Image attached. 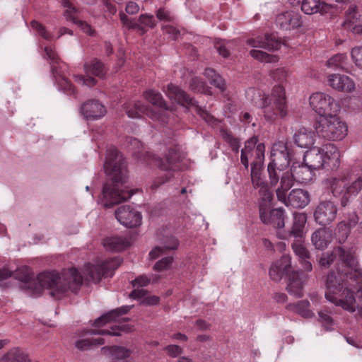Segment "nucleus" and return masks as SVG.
Masks as SVG:
<instances>
[{"label": "nucleus", "instance_id": "41", "mask_svg": "<svg viewBox=\"0 0 362 362\" xmlns=\"http://www.w3.org/2000/svg\"><path fill=\"white\" fill-rule=\"evenodd\" d=\"M178 246V241L175 237H170L163 246H157L150 252L151 259H156L167 253V251L176 250Z\"/></svg>", "mask_w": 362, "mask_h": 362}, {"label": "nucleus", "instance_id": "16", "mask_svg": "<svg viewBox=\"0 0 362 362\" xmlns=\"http://www.w3.org/2000/svg\"><path fill=\"white\" fill-rule=\"evenodd\" d=\"M45 55L50 60L51 71L54 77L57 81L59 87L66 91L68 94H74L75 93L74 87L71 82L65 77L61 76L57 71L55 64L59 63V58L52 47L47 46L45 48Z\"/></svg>", "mask_w": 362, "mask_h": 362}, {"label": "nucleus", "instance_id": "58", "mask_svg": "<svg viewBox=\"0 0 362 362\" xmlns=\"http://www.w3.org/2000/svg\"><path fill=\"white\" fill-rule=\"evenodd\" d=\"M30 25H31L32 28H33L35 30H36V32L44 39H45V40H51L52 39V35L49 33H48L45 30V28L42 24L38 23L37 21H33L30 23Z\"/></svg>", "mask_w": 362, "mask_h": 362}, {"label": "nucleus", "instance_id": "2", "mask_svg": "<svg viewBox=\"0 0 362 362\" xmlns=\"http://www.w3.org/2000/svg\"><path fill=\"white\" fill-rule=\"evenodd\" d=\"M39 293L42 288L50 289V295L56 298H61L68 290L76 291L83 283V276L76 268H70L63 272L60 276L55 272H46L40 274L35 279Z\"/></svg>", "mask_w": 362, "mask_h": 362}, {"label": "nucleus", "instance_id": "50", "mask_svg": "<svg viewBox=\"0 0 362 362\" xmlns=\"http://www.w3.org/2000/svg\"><path fill=\"white\" fill-rule=\"evenodd\" d=\"M285 211L282 208H277L273 209L272 221L270 224H272L277 228H283L285 226Z\"/></svg>", "mask_w": 362, "mask_h": 362}, {"label": "nucleus", "instance_id": "26", "mask_svg": "<svg viewBox=\"0 0 362 362\" xmlns=\"http://www.w3.org/2000/svg\"><path fill=\"white\" fill-rule=\"evenodd\" d=\"M287 206L293 208H303L307 206L310 202L309 194L307 191L301 189H294L287 196L286 192L285 200H280Z\"/></svg>", "mask_w": 362, "mask_h": 362}, {"label": "nucleus", "instance_id": "3", "mask_svg": "<svg viewBox=\"0 0 362 362\" xmlns=\"http://www.w3.org/2000/svg\"><path fill=\"white\" fill-rule=\"evenodd\" d=\"M252 95L254 104L262 109L264 118L269 122H275L279 119H284L288 115V105L285 88L281 84L275 86L271 95L250 88L247 95Z\"/></svg>", "mask_w": 362, "mask_h": 362}, {"label": "nucleus", "instance_id": "40", "mask_svg": "<svg viewBox=\"0 0 362 362\" xmlns=\"http://www.w3.org/2000/svg\"><path fill=\"white\" fill-rule=\"evenodd\" d=\"M334 254H336L337 258L346 267H354L356 265V260L354 252L350 248H344L342 247H334Z\"/></svg>", "mask_w": 362, "mask_h": 362}, {"label": "nucleus", "instance_id": "62", "mask_svg": "<svg viewBox=\"0 0 362 362\" xmlns=\"http://www.w3.org/2000/svg\"><path fill=\"white\" fill-rule=\"evenodd\" d=\"M164 349L171 357H176L182 353V349L177 345H168Z\"/></svg>", "mask_w": 362, "mask_h": 362}, {"label": "nucleus", "instance_id": "36", "mask_svg": "<svg viewBox=\"0 0 362 362\" xmlns=\"http://www.w3.org/2000/svg\"><path fill=\"white\" fill-rule=\"evenodd\" d=\"M330 6L320 0H302L301 10L308 15L317 12L325 13L329 9Z\"/></svg>", "mask_w": 362, "mask_h": 362}, {"label": "nucleus", "instance_id": "31", "mask_svg": "<svg viewBox=\"0 0 362 362\" xmlns=\"http://www.w3.org/2000/svg\"><path fill=\"white\" fill-rule=\"evenodd\" d=\"M13 276L15 279L23 283V288L33 291H37V286H34V284H36L35 279L28 267H21L18 268L13 273Z\"/></svg>", "mask_w": 362, "mask_h": 362}, {"label": "nucleus", "instance_id": "14", "mask_svg": "<svg viewBox=\"0 0 362 362\" xmlns=\"http://www.w3.org/2000/svg\"><path fill=\"white\" fill-rule=\"evenodd\" d=\"M257 137L250 138L245 142V148L241 151L240 160L245 169H247L249 166V155H254V160L251 164L262 165L264 158L265 146L262 143L257 144Z\"/></svg>", "mask_w": 362, "mask_h": 362}, {"label": "nucleus", "instance_id": "39", "mask_svg": "<svg viewBox=\"0 0 362 362\" xmlns=\"http://www.w3.org/2000/svg\"><path fill=\"white\" fill-rule=\"evenodd\" d=\"M103 354L110 356L112 359L122 360L130 356L132 351L124 346H112L102 348Z\"/></svg>", "mask_w": 362, "mask_h": 362}, {"label": "nucleus", "instance_id": "15", "mask_svg": "<svg viewBox=\"0 0 362 362\" xmlns=\"http://www.w3.org/2000/svg\"><path fill=\"white\" fill-rule=\"evenodd\" d=\"M291 159V154L286 144L283 141H279L273 145L271 151V161L268 165L288 170Z\"/></svg>", "mask_w": 362, "mask_h": 362}, {"label": "nucleus", "instance_id": "54", "mask_svg": "<svg viewBox=\"0 0 362 362\" xmlns=\"http://www.w3.org/2000/svg\"><path fill=\"white\" fill-rule=\"evenodd\" d=\"M337 259L336 254H334V249L331 252H325L322 255L320 258L319 264L321 267L328 268Z\"/></svg>", "mask_w": 362, "mask_h": 362}, {"label": "nucleus", "instance_id": "38", "mask_svg": "<svg viewBox=\"0 0 362 362\" xmlns=\"http://www.w3.org/2000/svg\"><path fill=\"white\" fill-rule=\"evenodd\" d=\"M103 245L108 251L119 252L129 246V242L120 237H110L105 238Z\"/></svg>", "mask_w": 362, "mask_h": 362}, {"label": "nucleus", "instance_id": "59", "mask_svg": "<svg viewBox=\"0 0 362 362\" xmlns=\"http://www.w3.org/2000/svg\"><path fill=\"white\" fill-rule=\"evenodd\" d=\"M351 58L356 66L362 69V47H356L352 49Z\"/></svg>", "mask_w": 362, "mask_h": 362}, {"label": "nucleus", "instance_id": "45", "mask_svg": "<svg viewBox=\"0 0 362 362\" xmlns=\"http://www.w3.org/2000/svg\"><path fill=\"white\" fill-rule=\"evenodd\" d=\"M104 343L105 341L102 338L81 339L75 342V346L81 351H88Z\"/></svg>", "mask_w": 362, "mask_h": 362}, {"label": "nucleus", "instance_id": "24", "mask_svg": "<svg viewBox=\"0 0 362 362\" xmlns=\"http://www.w3.org/2000/svg\"><path fill=\"white\" fill-rule=\"evenodd\" d=\"M276 24L283 30L297 28L302 25L301 16L294 11H286L279 14L276 18Z\"/></svg>", "mask_w": 362, "mask_h": 362}, {"label": "nucleus", "instance_id": "18", "mask_svg": "<svg viewBox=\"0 0 362 362\" xmlns=\"http://www.w3.org/2000/svg\"><path fill=\"white\" fill-rule=\"evenodd\" d=\"M117 221L127 228L137 227L141 224L142 216L140 212L129 205H124L115 211Z\"/></svg>", "mask_w": 362, "mask_h": 362}, {"label": "nucleus", "instance_id": "64", "mask_svg": "<svg viewBox=\"0 0 362 362\" xmlns=\"http://www.w3.org/2000/svg\"><path fill=\"white\" fill-rule=\"evenodd\" d=\"M320 320L322 323V325L326 327L327 329H329L330 327L332 325L333 320L332 318L327 313L323 312L319 313Z\"/></svg>", "mask_w": 362, "mask_h": 362}, {"label": "nucleus", "instance_id": "29", "mask_svg": "<svg viewBox=\"0 0 362 362\" xmlns=\"http://www.w3.org/2000/svg\"><path fill=\"white\" fill-rule=\"evenodd\" d=\"M305 281L306 276L303 272H293L289 277L287 291L296 298H301L303 296V285Z\"/></svg>", "mask_w": 362, "mask_h": 362}, {"label": "nucleus", "instance_id": "49", "mask_svg": "<svg viewBox=\"0 0 362 362\" xmlns=\"http://www.w3.org/2000/svg\"><path fill=\"white\" fill-rule=\"evenodd\" d=\"M117 330L129 332V327L128 325H122L121 327H113L111 330L109 329H91L88 332L90 334H99V335H110V336H119L120 333Z\"/></svg>", "mask_w": 362, "mask_h": 362}, {"label": "nucleus", "instance_id": "11", "mask_svg": "<svg viewBox=\"0 0 362 362\" xmlns=\"http://www.w3.org/2000/svg\"><path fill=\"white\" fill-rule=\"evenodd\" d=\"M165 95L170 98L181 105L186 107H193L195 108L197 112L207 122L211 123L214 117L211 116L206 111L202 109L197 102L189 97L184 90H181L179 87L170 83L167 86L166 89L164 90Z\"/></svg>", "mask_w": 362, "mask_h": 362}, {"label": "nucleus", "instance_id": "35", "mask_svg": "<svg viewBox=\"0 0 362 362\" xmlns=\"http://www.w3.org/2000/svg\"><path fill=\"white\" fill-rule=\"evenodd\" d=\"M290 172L293 174V184L294 181L306 183L310 181L313 177V170L310 169L305 164L293 166Z\"/></svg>", "mask_w": 362, "mask_h": 362}, {"label": "nucleus", "instance_id": "47", "mask_svg": "<svg viewBox=\"0 0 362 362\" xmlns=\"http://www.w3.org/2000/svg\"><path fill=\"white\" fill-rule=\"evenodd\" d=\"M310 303L308 300H301L296 304H288L286 309L293 310L303 317H308L310 315L309 310Z\"/></svg>", "mask_w": 362, "mask_h": 362}, {"label": "nucleus", "instance_id": "6", "mask_svg": "<svg viewBox=\"0 0 362 362\" xmlns=\"http://www.w3.org/2000/svg\"><path fill=\"white\" fill-rule=\"evenodd\" d=\"M334 197L341 199V205L345 207L351 197H356L362 190V177L346 173L327 180Z\"/></svg>", "mask_w": 362, "mask_h": 362}, {"label": "nucleus", "instance_id": "34", "mask_svg": "<svg viewBox=\"0 0 362 362\" xmlns=\"http://www.w3.org/2000/svg\"><path fill=\"white\" fill-rule=\"evenodd\" d=\"M331 234L326 228H322L315 230L311 236V241L317 250H324L331 243Z\"/></svg>", "mask_w": 362, "mask_h": 362}, {"label": "nucleus", "instance_id": "42", "mask_svg": "<svg viewBox=\"0 0 362 362\" xmlns=\"http://www.w3.org/2000/svg\"><path fill=\"white\" fill-rule=\"evenodd\" d=\"M0 362H30L28 356L21 349L15 347L5 354Z\"/></svg>", "mask_w": 362, "mask_h": 362}, {"label": "nucleus", "instance_id": "48", "mask_svg": "<svg viewBox=\"0 0 362 362\" xmlns=\"http://www.w3.org/2000/svg\"><path fill=\"white\" fill-rule=\"evenodd\" d=\"M347 57L344 54H337L327 61V66L333 69H344Z\"/></svg>", "mask_w": 362, "mask_h": 362}, {"label": "nucleus", "instance_id": "57", "mask_svg": "<svg viewBox=\"0 0 362 362\" xmlns=\"http://www.w3.org/2000/svg\"><path fill=\"white\" fill-rule=\"evenodd\" d=\"M270 207L259 205V218L264 224H270L272 221L273 209L270 210Z\"/></svg>", "mask_w": 362, "mask_h": 362}, {"label": "nucleus", "instance_id": "32", "mask_svg": "<svg viewBox=\"0 0 362 362\" xmlns=\"http://www.w3.org/2000/svg\"><path fill=\"white\" fill-rule=\"evenodd\" d=\"M315 134L310 129L301 127L296 132L293 138L294 143L300 148H310L315 141Z\"/></svg>", "mask_w": 362, "mask_h": 362}, {"label": "nucleus", "instance_id": "22", "mask_svg": "<svg viewBox=\"0 0 362 362\" xmlns=\"http://www.w3.org/2000/svg\"><path fill=\"white\" fill-rule=\"evenodd\" d=\"M119 17L124 26L129 29H136L141 31V33H144L146 30L141 24L150 28H153L156 25L153 19V16L152 15L142 14L139 16L138 22L128 18V16L122 12L119 13Z\"/></svg>", "mask_w": 362, "mask_h": 362}, {"label": "nucleus", "instance_id": "63", "mask_svg": "<svg viewBox=\"0 0 362 362\" xmlns=\"http://www.w3.org/2000/svg\"><path fill=\"white\" fill-rule=\"evenodd\" d=\"M162 29L163 33L169 35L173 40H176L180 35V31L172 25H163Z\"/></svg>", "mask_w": 362, "mask_h": 362}, {"label": "nucleus", "instance_id": "17", "mask_svg": "<svg viewBox=\"0 0 362 362\" xmlns=\"http://www.w3.org/2000/svg\"><path fill=\"white\" fill-rule=\"evenodd\" d=\"M337 214V205L330 201H325L319 203L314 212L315 221L322 226H326L332 223Z\"/></svg>", "mask_w": 362, "mask_h": 362}, {"label": "nucleus", "instance_id": "7", "mask_svg": "<svg viewBox=\"0 0 362 362\" xmlns=\"http://www.w3.org/2000/svg\"><path fill=\"white\" fill-rule=\"evenodd\" d=\"M122 262L119 257H115L104 261H98L95 264L88 263L85 265L83 273L86 281L98 283L104 276H111Z\"/></svg>", "mask_w": 362, "mask_h": 362}, {"label": "nucleus", "instance_id": "19", "mask_svg": "<svg viewBox=\"0 0 362 362\" xmlns=\"http://www.w3.org/2000/svg\"><path fill=\"white\" fill-rule=\"evenodd\" d=\"M127 115L130 118H141L142 115H146L153 120H160L164 122L162 114L153 112L148 106L143 104L141 101L129 103L124 106Z\"/></svg>", "mask_w": 362, "mask_h": 362}, {"label": "nucleus", "instance_id": "27", "mask_svg": "<svg viewBox=\"0 0 362 362\" xmlns=\"http://www.w3.org/2000/svg\"><path fill=\"white\" fill-rule=\"evenodd\" d=\"M328 84L334 89L339 91L351 92L355 89L354 81L347 76L339 74L328 76Z\"/></svg>", "mask_w": 362, "mask_h": 362}, {"label": "nucleus", "instance_id": "25", "mask_svg": "<svg viewBox=\"0 0 362 362\" xmlns=\"http://www.w3.org/2000/svg\"><path fill=\"white\" fill-rule=\"evenodd\" d=\"M81 112L86 119H98L106 113L105 107L95 100H88L81 107Z\"/></svg>", "mask_w": 362, "mask_h": 362}, {"label": "nucleus", "instance_id": "23", "mask_svg": "<svg viewBox=\"0 0 362 362\" xmlns=\"http://www.w3.org/2000/svg\"><path fill=\"white\" fill-rule=\"evenodd\" d=\"M307 221V216L305 213H296L293 214V222L291 228L281 237L283 239H294L305 238V232L304 231L305 226Z\"/></svg>", "mask_w": 362, "mask_h": 362}, {"label": "nucleus", "instance_id": "13", "mask_svg": "<svg viewBox=\"0 0 362 362\" xmlns=\"http://www.w3.org/2000/svg\"><path fill=\"white\" fill-rule=\"evenodd\" d=\"M83 69L86 76L76 75L74 76V79L76 83L89 87L96 84L97 80L95 77L103 78L106 74V69L104 64L97 59H93L85 63Z\"/></svg>", "mask_w": 362, "mask_h": 362}, {"label": "nucleus", "instance_id": "5", "mask_svg": "<svg viewBox=\"0 0 362 362\" xmlns=\"http://www.w3.org/2000/svg\"><path fill=\"white\" fill-rule=\"evenodd\" d=\"M303 163L313 170L325 167L337 170L340 165V153L331 143L325 144L320 147L313 146L305 152Z\"/></svg>", "mask_w": 362, "mask_h": 362}, {"label": "nucleus", "instance_id": "37", "mask_svg": "<svg viewBox=\"0 0 362 362\" xmlns=\"http://www.w3.org/2000/svg\"><path fill=\"white\" fill-rule=\"evenodd\" d=\"M131 306H122L121 308L112 310L109 313L100 316L97 318L94 322L95 326H100L103 325L109 322L117 320V317L121 316L122 315L127 313L130 309Z\"/></svg>", "mask_w": 362, "mask_h": 362}, {"label": "nucleus", "instance_id": "43", "mask_svg": "<svg viewBox=\"0 0 362 362\" xmlns=\"http://www.w3.org/2000/svg\"><path fill=\"white\" fill-rule=\"evenodd\" d=\"M205 76L209 79L211 84L218 88L221 92L226 89V83L224 79L212 69H206L204 71Z\"/></svg>", "mask_w": 362, "mask_h": 362}, {"label": "nucleus", "instance_id": "20", "mask_svg": "<svg viewBox=\"0 0 362 362\" xmlns=\"http://www.w3.org/2000/svg\"><path fill=\"white\" fill-rule=\"evenodd\" d=\"M246 42L251 47L267 50H277L281 45V42L274 35L269 34H265L264 36H252L247 39Z\"/></svg>", "mask_w": 362, "mask_h": 362}, {"label": "nucleus", "instance_id": "1", "mask_svg": "<svg viewBox=\"0 0 362 362\" xmlns=\"http://www.w3.org/2000/svg\"><path fill=\"white\" fill-rule=\"evenodd\" d=\"M104 169L105 173L111 176V181L106 182L103 187L101 203L104 207L110 208L129 199L133 192L125 185L126 162L115 147H110L107 151Z\"/></svg>", "mask_w": 362, "mask_h": 362}, {"label": "nucleus", "instance_id": "8", "mask_svg": "<svg viewBox=\"0 0 362 362\" xmlns=\"http://www.w3.org/2000/svg\"><path fill=\"white\" fill-rule=\"evenodd\" d=\"M316 129L327 139L341 140L346 136L348 127L337 114H334L327 117L320 118Z\"/></svg>", "mask_w": 362, "mask_h": 362}, {"label": "nucleus", "instance_id": "56", "mask_svg": "<svg viewBox=\"0 0 362 362\" xmlns=\"http://www.w3.org/2000/svg\"><path fill=\"white\" fill-rule=\"evenodd\" d=\"M189 88L194 92L207 93L208 88L199 78H192L189 82Z\"/></svg>", "mask_w": 362, "mask_h": 362}, {"label": "nucleus", "instance_id": "60", "mask_svg": "<svg viewBox=\"0 0 362 362\" xmlns=\"http://www.w3.org/2000/svg\"><path fill=\"white\" fill-rule=\"evenodd\" d=\"M272 78L280 83L284 82L288 76V72L284 68H279L271 72Z\"/></svg>", "mask_w": 362, "mask_h": 362}, {"label": "nucleus", "instance_id": "44", "mask_svg": "<svg viewBox=\"0 0 362 362\" xmlns=\"http://www.w3.org/2000/svg\"><path fill=\"white\" fill-rule=\"evenodd\" d=\"M144 96L145 99L152 105L163 108L164 110L168 109L163 98V96L159 92L153 90H148L144 92Z\"/></svg>", "mask_w": 362, "mask_h": 362}, {"label": "nucleus", "instance_id": "4", "mask_svg": "<svg viewBox=\"0 0 362 362\" xmlns=\"http://www.w3.org/2000/svg\"><path fill=\"white\" fill-rule=\"evenodd\" d=\"M325 286V298L328 301L351 313L356 310L354 293L344 288L343 279L339 272H329L326 277Z\"/></svg>", "mask_w": 362, "mask_h": 362}, {"label": "nucleus", "instance_id": "10", "mask_svg": "<svg viewBox=\"0 0 362 362\" xmlns=\"http://www.w3.org/2000/svg\"><path fill=\"white\" fill-rule=\"evenodd\" d=\"M269 182L272 186H279L276 189V196L279 200H285L286 192L293 187V174L290 170L274 168L268 165Z\"/></svg>", "mask_w": 362, "mask_h": 362}, {"label": "nucleus", "instance_id": "53", "mask_svg": "<svg viewBox=\"0 0 362 362\" xmlns=\"http://www.w3.org/2000/svg\"><path fill=\"white\" fill-rule=\"evenodd\" d=\"M173 262L172 256H167L158 260L153 266V269L157 272L168 270L171 267Z\"/></svg>", "mask_w": 362, "mask_h": 362}, {"label": "nucleus", "instance_id": "51", "mask_svg": "<svg viewBox=\"0 0 362 362\" xmlns=\"http://www.w3.org/2000/svg\"><path fill=\"white\" fill-rule=\"evenodd\" d=\"M262 165L251 164V180L255 188H259L263 185H266L261 179Z\"/></svg>", "mask_w": 362, "mask_h": 362}, {"label": "nucleus", "instance_id": "61", "mask_svg": "<svg viewBox=\"0 0 362 362\" xmlns=\"http://www.w3.org/2000/svg\"><path fill=\"white\" fill-rule=\"evenodd\" d=\"M156 17L158 20L166 22H173L175 19L172 13L163 8H160L156 11Z\"/></svg>", "mask_w": 362, "mask_h": 362}, {"label": "nucleus", "instance_id": "21", "mask_svg": "<svg viewBox=\"0 0 362 362\" xmlns=\"http://www.w3.org/2000/svg\"><path fill=\"white\" fill-rule=\"evenodd\" d=\"M62 6L66 8L64 12V15L66 20L71 21L74 23L76 24L86 34L89 35H94V30L88 23L78 20L79 11L69 1L63 0Z\"/></svg>", "mask_w": 362, "mask_h": 362}, {"label": "nucleus", "instance_id": "55", "mask_svg": "<svg viewBox=\"0 0 362 362\" xmlns=\"http://www.w3.org/2000/svg\"><path fill=\"white\" fill-rule=\"evenodd\" d=\"M250 54L254 59L263 62H272L274 61L275 58L274 56L270 55L262 50L252 49L250 52Z\"/></svg>", "mask_w": 362, "mask_h": 362}, {"label": "nucleus", "instance_id": "33", "mask_svg": "<svg viewBox=\"0 0 362 362\" xmlns=\"http://www.w3.org/2000/svg\"><path fill=\"white\" fill-rule=\"evenodd\" d=\"M358 217L355 212L349 214L346 220L340 221L337 225V233L339 235V242H344L350 234V230L356 226Z\"/></svg>", "mask_w": 362, "mask_h": 362}, {"label": "nucleus", "instance_id": "12", "mask_svg": "<svg viewBox=\"0 0 362 362\" xmlns=\"http://www.w3.org/2000/svg\"><path fill=\"white\" fill-rule=\"evenodd\" d=\"M151 158V162L164 171L177 172L182 170V160L184 155L177 146L168 148L164 158H159L153 155L147 153Z\"/></svg>", "mask_w": 362, "mask_h": 362}, {"label": "nucleus", "instance_id": "46", "mask_svg": "<svg viewBox=\"0 0 362 362\" xmlns=\"http://www.w3.org/2000/svg\"><path fill=\"white\" fill-rule=\"evenodd\" d=\"M291 248L299 259L310 258V254L304 245V238L294 239Z\"/></svg>", "mask_w": 362, "mask_h": 362}, {"label": "nucleus", "instance_id": "30", "mask_svg": "<svg viewBox=\"0 0 362 362\" xmlns=\"http://www.w3.org/2000/svg\"><path fill=\"white\" fill-rule=\"evenodd\" d=\"M344 25L346 29L354 33H362V14L359 13L355 7H350L346 11Z\"/></svg>", "mask_w": 362, "mask_h": 362}, {"label": "nucleus", "instance_id": "9", "mask_svg": "<svg viewBox=\"0 0 362 362\" xmlns=\"http://www.w3.org/2000/svg\"><path fill=\"white\" fill-rule=\"evenodd\" d=\"M310 105L320 118L327 117L340 111L339 103L331 95L317 92L310 96Z\"/></svg>", "mask_w": 362, "mask_h": 362}, {"label": "nucleus", "instance_id": "52", "mask_svg": "<svg viewBox=\"0 0 362 362\" xmlns=\"http://www.w3.org/2000/svg\"><path fill=\"white\" fill-rule=\"evenodd\" d=\"M259 195L261 197L259 205H264V206H271L272 201L273 199V194L269 189L267 184L263 185L259 187Z\"/></svg>", "mask_w": 362, "mask_h": 362}, {"label": "nucleus", "instance_id": "28", "mask_svg": "<svg viewBox=\"0 0 362 362\" xmlns=\"http://www.w3.org/2000/svg\"><path fill=\"white\" fill-rule=\"evenodd\" d=\"M291 266V257L288 255L282 256L279 260L272 265L269 272L270 278L274 281H279L288 272Z\"/></svg>", "mask_w": 362, "mask_h": 362}]
</instances>
